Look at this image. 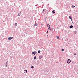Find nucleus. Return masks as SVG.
Here are the masks:
<instances>
[{"label": "nucleus", "instance_id": "1", "mask_svg": "<svg viewBox=\"0 0 78 78\" xmlns=\"http://www.w3.org/2000/svg\"><path fill=\"white\" fill-rule=\"evenodd\" d=\"M70 62H71L70 60V59H68L67 62L68 64H70Z\"/></svg>", "mask_w": 78, "mask_h": 78}, {"label": "nucleus", "instance_id": "2", "mask_svg": "<svg viewBox=\"0 0 78 78\" xmlns=\"http://www.w3.org/2000/svg\"><path fill=\"white\" fill-rule=\"evenodd\" d=\"M13 38H14L13 37H9L8 38L9 40H11V39H13Z\"/></svg>", "mask_w": 78, "mask_h": 78}, {"label": "nucleus", "instance_id": "3", "mask_svg": "<svg viewBox=\"0 0 78 78\" xmlns=\"http://www.w3.org/2000/svg\"><path fill=\"white\" fill-rule=\"evenodd\" d=\"M69 19H70L71 20V21H72V16H69Z\"/></svg>", "mask_w": 78, "mask_h": 78}, {"label": "nucleus", "instance_id": "4", "mask_svg": "<svg viewBox=\"0 0 78 78\" xmlns=\"http://www.w3.org/2000/svg\"><path fill=\"white\" fill-rule=\"evenodd\" d=\"M24 73H27V70H24Z\"/></svg>", "mask_w": 78, "mask_h": 78}, {"label": "nucleus", "instance_id": "5", "mask_svg": "<svg viewBox=\"0 0 78 78\" xmlns=\"http://www.w3.org/2000/svg\"><path fill=\"white\" fill-rule=\"evenodd\" d=\"M42 56L40 55L39 57V59H41V58H42Z\"/></svg>", "mask_w": 78, "mask_h": 78}, {"label": "nucleus", "instance_id": "6", "mask_svg": "<svg viewBox=\"0 0 78 78\" xmlns=\"http://www.w3.org/2000/svg\"><path fill=\"white\" fill-rule=\"evenodd\" d=\"M37 23H35L34 24V26H35V27H36V26H37Z\"/></svg>", "mask_w": 78, "mask_h": 78}, {"label": "nucleus", "instance_id": "7", "mask_svg": "<svg viewBox=\"0 0 78 78\" xmlns=\"http://www.w3.org/2000/svg\"><path fill=\"white\" fill-rule=\"evenodd\" d=\"M73 26L71 25V26H70L69 27H70L71 28H73Z\"/></svg>", "mask_w": 78, "mask_h": 78}, {"label": "nucleus", "instance_id": "8", "mask_svg": "<svg viewBox=\"0 0 78 78\" xmlns=\"http://www.w3.org/2000/svg\"><path fill=\"white\" fill-rule=\"evenodd\" d=\"M59 36H58L57 37V39H59Z\"/></svg>", "mask_w": 78, "mask_h": 78}, {"label": "nucleus", "instance_id": "9", "mask_svg": "<svg viewBox=\"0 0 78 78\" xmlns=\"http://www.w3.org/2000/svg\"><path fill=\"white\" fill-rule=\"evenodd\" d=\"M52 13H54V14L55 13V11L54 10L52 11Z\"/></svg>", "mask_w": 78, "mask_h": 78}, {"label": "nucleus", "instance_id": "10", "mask_svg": "<svg viewBox=\"0 0 78 78\" xmlns=\"http://www.w3.org/2000/svg\"><path fill=\"white\" fill-rule=\"evenodd\" d=\"M20 14L19 13H18V16H20V15H19V14H20V13H21V12H20Z\"/></svg>", "mask_w": 78, "mask_h": 78}, {"label": "nucleus", "instance_id": "11", "mask_svg": "<svg viewBox=\"0 0 78 78\" xmlns=\"http://www.w3.org/2000/svg\"><path fill=\"white\" fill-rule=\"evenodd\" d=\"M8 61H7V62H6V67H7L8 66Z\"/></svg>", "mask_w": 78, "mask_h": 78}, {"label": "nucleus", "instance_id": "12", "mask_svg": "<svg viewBox=\"0 0 78 78\" xmlns=\"http://www.w3.org/2000/svg\"><path fill=\"white\" fill-rule=\"evenodd\" d=\"M48 27V28L50 27V25L49 24H48L47 25Z\"/></svg>", "mask_w": 78, "mask_h": 78}, {"label": "nucleus", "instance_id": "13", "mask_svg": "<svg viewBox=\"0 0 78 78\" xmlns=\"http://www.w3.org/2000/svg\"><path fill=\"white\" fill-rule=\"evenodd\" d=\"M34 59H36V56L34 57Z\"/></svg>", "mask_w": 78, "mask_h": 78}, {"label": "nucleus", "instance_id": "14", "mask_svg": "<svg viewBox=\"0 0 78 78\" xmlns=\"http://www.w3.org/2000/svg\"><path fill=\"white\" fill-rule=\"evenodd\" d=\"M40 52H41V51H40V50H39L38 51V53H40Z\"/></svg>", "mask_w": 78, "mask_h": 78}, {"label": "nucleus", "instance_id": "15", "mask_svg": "<svg viewBox=\"0 0 78 78\" xmlns=\"http://www.w3.org/2000/svg\"><path fill=\"white\" fill-rule=\"evenodd\" d=\"M72 8H74L75 7V6H74V5H72Z\"/></svg>", "mask_w": 78, "mask_h": 78}, {"label": "nucleus", "instance_id": "16", "mask_svg": "<svg viewBox=\"0 0 78 78\" xmlns=\"http://www.w3.org/2000/svg\"><path fill=\"white\" fill-rule=\"evenodd\" d=\"M15 25H16V27L17 26V23H16L15 24Z\"/></svg>", "mask_w": 78, "mask_h": 78}, {"label": "nucleus", "instance_id": "17", "mask_svg": "<svg viewBox=\"0 0 78 78\" xmlns=\"http://www.w3.org/2000/svg\"><path fill=\"white\" fill-rule=\"evenodd\" d=\"M49 30H51V28H50V27L48 28Z\"/></svg>", "mask_w": 78, "mask_h": 78}, {"label": "nucleus", "instance_id": "18", "mask_svg": "<svg viewBox=\"0 0 78 78\" xmlns=\"http://www.w3.org/2000/svg\"><path fill=\"white\" fill-rule=\"evenodd\" d=\"M34 55H36V51L34 52Z\"/></svg>", "mask_w": 78, "mask_h": 78}, {"label": "nucleus", "instance_id": "19", "mask_svg": "<svg viewBox=\"0 0 78 78\" xmlns=\"http://www.w3.org/2000/svg\"><path fill=\"white\" fill-rule=\"evenodd\" d=\"M31 68H32V69H33V68H34V66H31Z\"/></svg>", "mask_w": 78, "mask_h": 78}, {"label": "nucleus", "instance_id": "20", "mask_svg": "<svg viewBox=\"0 0 78 78\" xmlns=\"http://www.w3.org/2000/svg\"><path fill=\"white\" fill-rule=\"evenodd\" d=\"M34 52H32V54H34Z\"/></svg>", "mask_w": 78, "mask_h": 78}, {"label": "nucleus", "instance_id": "21", "mask_svg": "<svg viewBox=\"0 0 78 78\" xmlns=\"http://www.w3.org/2000/svg\"><path fill=\"white\" fill-rule=\"evenodd\" d=\"M64 51V49H62V51Z\"/></svg>", "mask_w": 78, "mask_h": 78}, {"label": "nucleus", "instance_id": "22", "mask_svg": "<svg viewBox=\"0 0 78 78\" xmlns=\"http://www.w3.org/2000/svg\"><path fill=\"white\" fill-rule=\"evenodd\" d=\"M74 55H76V54H74Z\"/></svg>", "mask_w": 78, "mask_h": 78}, {"label": "nucleus", "instance_id": "23", "mask_svg": "<svg viewBox=\"0 0 78 78\" xmlns=\"http://www.w3.org/2000/svg\"><path fill=\"white\" fill-rule=\"evenodd\" d=\"M44 9L43 10V12H44Z\"/></svg>", "mask_w": 78, "mask_h": 78}, {"label": "nucleus", "instance_id": "24", "mask_svg": "<svg viewBox=\"0 0 78 78\" xmlns=\"http://www.w3.org/2000/svg\"><path fill=\"white\" fill-rule=\"evenodd\" d=\"M48 31H47V33H48Z\"/></svg>", "mask_w": 78, "mask_h": 78}, {"label": "nucleus", "instance_id": "25", "mask_svg": "<svg viewBox=\"0 0 78 78\" xmlns=\"http://www.w3.org/2000/svg\"><path fill=\"white\" fill-rule=\"evenodd\" d=\"M18 14H20V12H19V13H18Z\"/></svg>", "mask_w": 78, "mask_h": 78}]
</instances>
